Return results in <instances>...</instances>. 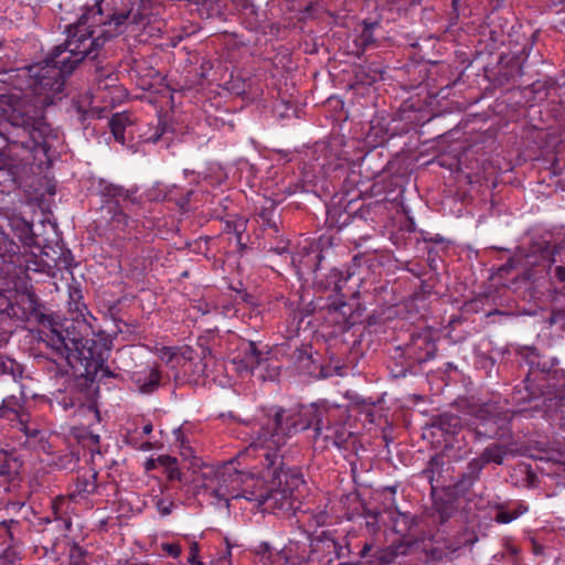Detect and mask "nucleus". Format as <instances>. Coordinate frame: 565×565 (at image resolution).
Listing matches in <instances>:
<instances>
[{
	"instance_id": "4be33fe9",
	"label": "nucleus",
	"mask_w": 565,
	"mask_h": 565,
	"mask_svg": "<svg viewBox=\"0 0 565 565\" xmlns=\"http://www.w3.org/2000/svg\"><path fill=\"white\" fill-rule=\"evenodd\" d=\"M330 500L323 504H319L313 509L298 511L297 522L302 523L309 527L326 526L332 523L333 515L331 509H329Z\"/></svg>"
},
{
	"instance_id": "72a5a7b5",
	"label": "nucleus",
	"mask_w": 565,
	"mask_h": 565,
	"mask_svg": "<svg viewBox=\"0 0 565 565\" xmlns=\"http://www.w3.org/2000/svg\"><path fill=\"white\" fill-rule=\"evenodd\" d=\"M411 546L412 543L399 541L386 548L377 550L374 556L381 565H390L396 559L397 556L406 555Z\"/></svg>"
},
{
	"instance_id": "7ed1b4c3",
	"label": "nucleus",
	"mask_w": 565,
	"mask_h": 565,
	"mask_svg": "<svg viewBox=\"0 0 565 565\" xmlns=\"http://www.w3.org/2000/svg\"><path fill=\"white\" fill-rule=\"evenodd\" d=\"M65 33V41L56 45L42 63L19 68L11 76L13 88L24 97L34 96L42 107L61 100L65 96L66 77L85 60L97 57L96 42L89 39L86 30L66 28Z\"/></svg>"
},
{
	"instance_id": "e433bc0d",
	"label": "nucleus",
	"mask_w": 565,
	"mask_h": 565,
	"mask_svg": "<svg viewBox=\"0 0 565 565\" xmlns=\"http://www.w3.org/2000/svg\"><path fill=\"white\" fill-rule=\"evenodd\" d=\"M351 501V493H343L341 494L340 499L332 504L330 509L335 522H339L343 519L350 521L353 518Z\"/></svg>"
},
{
	"instance_id": "5fc2aeb1",
	"label": "nucleus",
	"mask_w": 565,
	"mask_h": 565,
	"mask_svg": "<svg viewBox=\"0 0 565 565\" xmlns=\"http://www.w3.org/2000/svg\"><path fill=\"white\" fill-rule=\"evenodd\" d=\"M521 473L524 476L523 479V486L526 488H533L536 487L537 483V476L535 472L531 469L530 466L524 465L520 467Z\"/></svg>"
},
{
	"instance_id": "a18cd8bd",
	"label": "nucleus",
	"mask_w": 565,
	"mask_h": 565,
	"mask_svg": "<svg viewBox=\"0 0 565 565\" xmlns=\"http://www.w3.org/2000/svg\"><path fill=\"white\" fill-rule=\"evenodd\" d=\"M363 516L365 519V527L371 535H375L380 531L379 516L381 512L379 510L367 509L362 504Z\"/></svg>"
},
{
	"instance_id": "13d9d810",
	"label": "nucleus",
	"mask_w": 565,
	"mask_h": 565,
	"mask_svg": "<svg viewBox=\"0 0 565 565\" xmlns=\"http://www.w3.org/2000/svg\"><path fill=\"white\" fill-rule=\"evenodd\" d=\"M87 555V552L78 546L73 545L70 551V559L72 565H82L84 563V558Z\"/></svg>"
},
{
	"instance_id": "3c124183",
	"label": "nucleus",
	"mask_w": 565,
	"mask_h": 565,
	"mask_svg": "<svg viewBox=\"0 0 565 565\" xmlns=\"http://www.w3.org/2000/svg\"><path fill=\"white\" fill-rule=\"evenodd\" d=\"M512 402L522 407V411L526 409L525 405L531 404L530 397L526 396V383L523 388L515 387L511 395Z\"/></svg>"
},
{
	"instance_id": "20e7f679",
	"label": "nucleus",
	"mask_w": 565,
	"mask_h": 565,
	"mask_svg": "<svg viewBox=\"0 0 565 565\" xmlns=\"http://www.w3.org/2000/svg\"><path fill=\"white\" fill-rule=\"evenodd\" d=\"M342 413L340 407L329 408L324 404H311L300 412L286 411L279 406L263 408L257 413L258 440L269 441L271 448H278L285 446L291 435L312 428L316 443L322 438L339 449L350 451L353 448V424L350 416L343 423L330 425Z\"/></svg>"
},
{
	"instance_id": "8fccbe9b",
	"label": "nucleus",
	"mask_w": 565,
	"mask_h": 565,
	"mask_svg": "<svg viewBox=\"0 0 565 565\" xmlns=\"http://www.w3.org/2000/svg\"><path fill=\"white\" fill-rule=\"evenodd\" d=\"M323 256L321 254L320 250L318 249H315L311 253H308L307 255L303 256L301 263L309 269H311L312 271H316L319 267V264L320 262L322 260Z\"/></svg>"
},
{
	"instance_id": "f704fd0d",
	"label": "nucleus",
	"mask_w": 565,
	"mask_h": 565,
	"mask_svg": "<svg viewBox=\"0 0 565 565\" xmlns=\"http://www.w3.org/2000/svg\"><path fill=\"white\" fill-rule=\"evenodd\" d=\"M130 116L127 113H117L109 119V128L116 141L125 143V131L131 126Z\"/></svg>"
},
{
	"instance_id": "6e6552de",
	"label": "nucleus",
	"mask_w": 565,
	"mask_h": 565,
	"mask_svg": "<svg viewBox=\"0 0 565 565\" xmlns=\"http://www.w3.org/2000/svg\"><path fill=\"white\" fill-rule=\"evenodd\" d=\"M468 414L471 417L468 426L477 439L510 440L513 436L510 428L513 412L502 408L497 402L472 404Z\"/></svg>"
},
{
	"instance_id": "de8ad7c7",
	"label": "nucleus",
	"mask_w": 565,
	"mask_h": 565,
	"mask_svg": "<svg viewBox=\"0 0 565 565\" xmlns=\"http://www.w3.org/2000/svg\"><path fill=\"white\" fill-rule=\"evenodd\" d=\"M3 527V542L8 544H17L15 532L20 527V523L17 520H8L1 523Z\"/></svg>"
},
{
	"instance_id": "bf43d9fd",
	"label": "nucleus",
	"mask_w": 565,
	"mask_h": 565,
	"mask_svg": "<svg viewBox=\"0 0 565 565\" xmlns=\"http://www.w3.org/2000/svg\"><path fill=\"white\" fill-rule=\"evenodd\" d=\"M167 132V125L162 122L160 119L158 120V125L154 128V131L146 137L147 142L157 143L161 140L163 135Z\"/></svg>"
},
{
	"instance_id": "58836bf2",
	"label": "nucleus",
	"mask_w": 565,
	"mask_h": 565,
	"mask_svg": "<svg viewBox=\"0 0 565 565\" xmlns=\"http://www.w3.org/2000/svg\"><path fill=\"white\" fill-rule=\"evenodd\" d=\"M495 509L497 514L494 520L498 523L503 524L512 522L513 520L518 519L529 510L527 505L522 502H519L516 507L511 511L507 510L503 504H499Z\"/></svg>"
},
{
	"instance_id": "ea45409f",
	"label": "nucleus",
	"mask_w": 565,
	"mask_h": 565,
	"mask_svg": "<svg viewBox=\"0 0 565 565\" xmlns=\"http://www.w3.org/2000/svg\"><path fill=\"white\" fill-rule=\"evenodd\" d=\"M23 366L15 360L0 354V375L10 376L14 382L22 377Z\"/></svg>"
},
{
	"instance_id": "4468645a",
	"label": "nucleus",
	"mask_w": 565,
	"mask_h": 565,
	"mask_svg": "<svg viewBox=\"0 0 565 565\" xmlns=\"http://www.w3.org/2000/svg\"><path fill=\"white\" fill-rule=\"evenodd\" d=\"M452 473L454 467L449 456L444 452H437L430 457L419 476L428 481L431 492H434L436 488H451Z\"/></svg>"
},
{
	"instance_id": "cd10ccee",
	"label": "nucleus",
	"mask_w": 565,
	"mask_h": 565,
	"mask_svg": "<svg viewBox=\"0 0 565 565\" xmlns=\"http://www.w3.org/2000/svg\"><path fill=\"white\" fill-rule=\"evenodd\" d=\"M366 6L369 8L373 9V13L370 17L364 18L362 20V24L364 28L359 38V42L355 41V45H359L360 47H362V51H364L366 47H369L370 45H373L375 43V40L372 34V30L374 28H377L382 20V15L377 11V3L375 0H366Z\"/></svg>"
},
{
	"instance_id": "c85d7f7f",
	"label": "nucleus",
	"mask_w": 565,
	"mask_h": 565,
	"mask_svg": "<svg viewBox=\"0 0 565 565\" xmlns=\"http://www.w3.org/2000/svg\"><path fill=\"white\" fill-rule=\"evenodd\" d=\"M24 401L14 395L7 396L0 405V418L8 419L13 425L26 415Z\"/></svg>"
},
{
	"instance_id": "338daca9",
	"label": "nucleus",
	"mask_w": 565,
	"mask_h": 565,
	"mask_svg": "<svg viewBox=\"0 0 565 565\" xmlns=\"http://www.w3.org/2000/svg\"><path fill=\"white\" fill-rule=\"evenodd\" d=\"M371 214V209L370 206H367L366 209H364V206H360L358 210H355L354 212V215H355V220L356 218H360V220H363V221H366L367 220V216Z\"/></svg>"
},
{
	"instance_id": "09e8293b",
	"label": "nucleus",
	"mask_w": 565,
	"mask_h": 565,
	"mask_svg": "<svg viewBox=\"0 0 565 565\" xmlns=\"http://www.w3.org/2000/svg\"><path fill=\"white\" fill-rule=\"evenodd\" d=\"M362 416L365 422L374 423L375 414L373 407L362 404L355 396V420L361 419Z\"/></svg>"
},
{
	"instance_id": "412c9836",
	"label": "nucleus",
	"mask_w": 565,
	"mask_h": 565,
	"mask_svg": "<svg viewBox=\"0 0 565 565\" xmlns=\"http://www.w3.org/2000/svg\"><path fill=\"white\" fill-rule=\"evenodd\" d=\"M345 299L343 295H335L329 305V316L331 321L338 326L341 332H347L353 327V303Z\"/></svg>"
},
{
	"instance_id": "ddd939ff",
	"label": "nucleus",
	"mask_w": 565,
	"mask_h": 565,
	"mask_svg": "<svg viewBox=\"0 0 565 565\" xmlns=\"http://www.w3.org/2000/svg\"><path fill=\"white\" fill-rule=\"evenodd\" d=\"M295 365L300 374L308 375L315 379H328L333 375L345 376L348 375L349 367L340 364L321 365L313 358L310 348H301L294 353Z\"/></svg>"
},
{
	"instance_id": "f3484780",
	"label": "nucleus",
	"mask_w": 565,
	"mask_h": 565,
	"mask_svg": "<svg viewBox=\"0 0 565 565\" xmlns=\"http://www.w3.org/2000/svg\"><path fill=\"white\" fill-rule=\"evenodd\" d=\"M516 446L518 444L513 436L510 440H497L489 444L476 458L483 468L490 463L502 466L507 457H515L518 455Z\"/></svg>"
},
{
	"instance_id": "774afa93",
	"label": "nucleus",
	"mask_w": 565,
	"mask_h": 565,
	"mask_svg": "<svg viewBox=\"0 0 565 565\" xmlns=\"http://www.w3.org/2000/svg\"><path fill=\"white\" fill-rule=\"evenodd\" d=\"M554 275L559 281L565 282V266H556Z\"/></svg>"
},
{
	"instance_id": "603ef678",
	"label": "nucleus",
	"mask_w": 565,
	"mask_h": 565,
	"mask_svg": "<svg viewBox=\"0 0 565 565\" xmlns=\"http://www.w3.org/2000/svg\"><path fill=\"white\" fill-rule=\"evenodd\" d=\"M259 223L263 227L273 230L275 233L278 232V226L275 220L273 218V211L262 210L258 213Z\"/></svg>"
},
{
	"instance_id": "a878e982",
	"label": "nucleus",
	"mask_w": 565,
	"mask_h": 565,
	"mask_svg": "<svg viewBox=\"0 0 565 565\" xmlns=\"http://www.w3.org/2000/svg\"><path fill=\"white\" fill-rule=\"evenodd\" d=\"M57 405L65 412L75 414L85 407V399L83 393L77 388L58 390L53 394L52 406Z\"/></svg>"
},
{
	"instance_id": "9b49d317",
	"label": "nucleus",
	"mask_w": 565,
	"mask_h": 565,
	"mask_svg": "<svg viewBox=\"0 0 565 565\" xmlns=\"http://www.w3.org/2000/svg\"><path fill=\"white\" fill-rule=\"evenodd\" d=\"M525 352L526 361L531 366V371L523 381V383H526V396L530 397L531 403H534L532 408L548 411L553 405H558L562 398L553 394L545 384L535 383L545 381L543 373L547 372L548 369L545 363L541 365L535 349H526Z\"/></svg>"
},
{
	"instance_id": "69168bd1",
	"label": "nucleus",
	"mask_w": 565,
	"mask_h": 565,
	"mask_svg": "<svg viewBox=\"0 0 565 565\" xmlns=\"http://www.w3.org/2000/svg\"><path fill=\"white\" fill-rule=\"evenodd\" d=\"M164 472L167 475V478L170 481H181L182 473H181L178 465L172 468L167 469Z\"/></svg>"
},
{
	"instance_id": "4d7b16f0",
	"label": "nucleus",
	"mask_w": 565,
	"mask_h": 565,
	"mask_svg": "<svg viewBox=\"0 0 565 565\" xmlns=\"http://www.w3.org/2000/svg\"><path fill=\"white\" fill-rule=\"evenodd\" d=\"M156 507H157L158 512L162 516H168L172 513V510L174 508V502L168 498H157Z\"/></svg>"
},
{
	"instance_id": "7c9ffc66",
	"label": "nucleus",
	"mask_w": 565,
	"mask_h": 565,
	"mask_svg": "<svg viewBox=\"0 0 565 565\" xmlns=\"http://www.w3.org/2000/svg\"><path fill=\"white\" fill-rule=\"evenodd\" d=\"M238 7L242 15V24L249 31L258 30L262 23L259 9L249 0H239Z\"/></svg>"
},
{
	"instance_id": "423d86ee",
	"label": "nucleus",
	"mask_w": 565,
	"mask_h": 565,
	"mask_svg": "<svg viewBox=\"0 0 565 565\" xmlns=\"http://www.w3.org/2000/svg\"><path fill=\"white\" fill-rule=\"evenodd\" d=\"M135 0H95L87 7L75 23L67 28L84 29L89 39L96 42L95 55L98 56L106 41L122 34L130 23L139 24V12L134 11Z\"/></svg>"
},
{
	"instance_id": "c756f323",
	"label": "nucleus",
	"mask_w": 565,
	"mask_h": 565,
	"mask_svg": "<svg viewBox=\"0 0 565 565\" xmlns=\"http://www.w3.org/2000/svg\"><path fill=\"white\" fill-rule=\"evenodd\" d=\"M158 356L172 370L182 369L185 373H189L190 367L193 365V360L184 354H180L177 348L162 347L158 349Z\"/></svg>"
},
{
	"instance_id": "052dcab7",
	"label": "nucleus",
	"mask_w": 565,
	"mask_h": 565,
	"mask_svg": "<svg viewBox=\"0 0 565 565\" xmlns=\"http://www.w3.org/2000/svg\"><path fill=\"white\" fill-rule=\"evenodd\" d=\"M161 550L169 556L178 558L182 553V547L179 543H161Z\"/></svg>"
},
{
	"instance_id": "680f3d73",
	"label": "nucleus",
	"mask_w": 565,
	"mask_h": 565,
	"mask_svg": "<svg viewBox=\"0 0 565 565\" xmlns=\"http://www.w3.org/2000/svg\"><path fill=\"white\" fill-rule=\"evenodd\" d=\"M199 552L200 546L198 542H191L190 551L188 556V562L193 565H204L201 561H199Z\"/></svg>"
},
{
	"instance_id": "864d4df0",
	"label": "nucleus",
	"mask_w": 565,
	"mask_h": 565,
	"mask_svg": "<svg viewBox=\"0 0 565 565\" xmlns=\"http://www.w3.org/2000/svg\"><path fill=\"white\" fill-rule=\"evenodd\" d=\"M205 365L201 360L193 361V365L190 367L189 373H185L182 369L178 371L174 376H183V377H194V376H201L204 373Z\"/></svg>"
},
{
	"instance_id": "79ce46f5",
	"label": "nucleus",
	"mask_w": 565,
	"mask_h": 565,
	"mask_svg": "<svg viewBox=\"0 0 565 565\" xmlns=\"http://www.w3.org/2000/svg\"><path fill=\"white\" fill-rule=\"evenodd\" d=\"M557 87V82L552 78H547L544 81H536L529 85V89L533 94L535 99L545 100L548 97L550 89H555Z\"/></svg>"
},
{
	"instance_id": "6e6d98bb",
	"label": "nucleus",
	"mask_w": 565,
	"mask_h": 565,
	"mask_svg": "<svg viewBox=\"0 0 565 565\" xmlns=\"http://www.w3.org/2000/svg\"><path fill=\"white\" fill-rule=\"evenodd\" d=\"M476 365L484 370L487 374H490L494 369L495 361L493 358L482 353L477 355Z\"/></svg>"
},
{
	"instance_id": "a19ab883",
	"label": "nucleus",
	"mask_w": 565,
	"mask_h": 565,
	"mask_svg": "<svg viewBox=\"0 0 565 565\" xmlns=\"http://www.w3.org/2000/svg\"><path fill=\"white\" fill-rule=\"evenodd\" d=\"M435 510L438 523L444 524L455 515L457 508L454 500H437Z\"/></svg>"
},
{
	"instance_id": "0e129e2a",
	"label": "nucleus",
	"mask_w": 565,
	"mask_h": 565,
	"mask_svg": "<svg viewBox=\"0 0 565 565\" xmlns=\"http://www.w3.org/2000/svg\"><path fill=\"white\" fill-rule=\"evenodd\" d=\"M61 461H63V463H61L62 468L74 469L78 462V457L71 452L62 457Z\"/></svg>"
},
{
	"instance_id": "bb28decb",
	"label": "nucleus",
	"mask_w": 565,
	"mask_h": 565,
	"mask_svg": "<svg viewBox=\"0 0 565 565\" xmlns=\"http://www.w3.org/2000/svg\"><path fill=\"white\" fill-rule=\"evenodd\" d=\"M177 190V188L169 189L161 183H156L147 190L146 196L149 201H174L180 209L184 210L190 203L192 191H188L179 198L175 195Z\"/></svg>"
},
{
	"instance_id": "5701e85b",
	"label": "nucleus",
	"mask_w": 565,
	"mask_h": 565,
	"mask_svg": "<svg viewBox=\"0 0 565 565\" xmlns=\"http://www.w3.org/2000/svg\"><path fill=\"white\" fill-rule=\"evenodd\" d=\"M130 381L135 390L141 394H151L160 385L161 375L157 367L145 366L130 373Z\"/></svg>"
},
{
	"instance_id": "f257e3e1",
	"label": "nucleus",
	"mask_w": 565,
	"mask_h": 565,
	"mask_svg": "<svg viewBox=\"0 0 565 565\" xmlns=\"http://www.w3.org/2000/svg\"><path fill=\"white\" fill-rule=\"evenodd\" d=\"M21 305V318L42 327L40 339L49 350L45 370L51 377H64L70 371L90 382L115 376L105 365L110 353L106 343L84 338L74 327L60 330L56 319L46 312L34 292L24 294Z\"/></svg>"
},
{
	"instance_id": "dca6fc26",
	"label": "nucleus",
	"mask_w": 565,
	"mask_h": 565,
	"mask_svg": "<svg viewBox=\"0 0 565 565\" xmlns=\"http://www.w3.org/2000/svg\"><path fill=\"white\" fill-rule=\"evenodd\" d=\"M329 105L335 110L332 128L333 142L342 147H349L353 141V120L349 118V111L344 109V104L339 98H330Z\"/></svg>"
},
{
	"instance_id": "39448f33",
	"label": "nucleus",
	"mask_w": 565,
	"mask_h": 565,
	"mask_svg": "<svg viewBox=\"0 0 565 565\" xmlns=\"http://www.w3.org/2000/svg\"><path fill=\"white\" fill-rule=\"evenodd\" d=\"M258 414L250 423V446L259 449L263 470L262 480L255 479L246 500L256 502L264 511L282 516H297L301 502L298 499V487L303 482L301 476L294 470L285 469L280 454L284 446L271 448L269 441L258 440Z\"/></svg>"
},
{
	"instance_id": "a211bd4d",
	"label": "nucleus",
	"mask_w": 565,
	"mask_h": 565,
	"mask_svg": "<svg viewBox=\"0 0 565 565\" xmlns=\"http://www.w3.org/2000/svg\"><path fill=\"white\" fill-rule=\"evenodd\" d=\"M98 472L94 469L78 471L67 487V497L72 501H81L94 494L97 490Z\"/></svg>"
},
{
	"instance_id": "393cba45",
	"label": "nucleus",
	"mask_w": 565,
	"mask_h": 565,
	"mask_svg": "<svg viewBox=\"0 0 565 565\" xmlns=\"http://www.w3.org/2000/svg\"><path fill=\"white\" fill-rule=\"evenodd\" d=\"M22 462L12 454L0 450V487L9 491L10 484L18 481Z\"/></svg>"
},
{
	"instance_id": "1a4fd4ad",
	"label": "nucleus",
	"mask_w": 565,
	"mask_h": 565,
	"mask_svg": "<svg viewBox=\"0 0 565 565\" xmlns=\"http://www.w3.org/2000/svg\"><path fill=\"white\" fill-rule=\"evenodd\" d=\"M95 190L100 198L103 207L110 214V222L120 230L128 226L129 214L140 205L136 189H125L122 185L99 179Z\"/></svg>"
},
{
	"instance_id": "473e14b6",
	"label": "nucleus",
	"mask_w": 565,
	"mask_h": 565,
	"mask_svg": "<svg viewBox=\"0 0 565 565\" xmlns=\"http://www.w3.org/2000/svg\"><path fill=\"white\" fill-rule=\"evenodd\" d=\"M13 426L17 427V429L24 435V444L29 447H35L36 444L41 443L44 439L45 433L39 429L35 424L30 423L29 414H26L24 418H21Z\"/></svg>"
},
{
	"instance_id": "37998d69",
	"label": "nucleus",
	"mask_w": 565,
	"mask_h": 565,
	"mask_svg": "<svg viewBox=\"0 0 565 565\" xmlns=\"http://www.w3.org/2000/svg\"><path fill=\"white\" fill-rule=\"evenodd\" d=\"M380 74L379 68H369L366 72L362 66H359V70L355 68V87L358 85H371L377 81Z\"/></svg>"
},
{
	"instance_id": "0eeeda50",
	"label": "nucleus",
	"mask_w": 565,
	"mask_h": 565,
	"mask_svg": "<svg viewBox=\"0 0 565 565\" xmlns=\"http://www.w3.org/2000/svg\"><path fill=\"white\" fill-rule=\"evenodd\" d=\"M196 482L204 494L214 499L213 504L223 503L228 507L232 499H246L255 479L249 473L236 469L232 463H225L218 467H203L196 477Z\"/></svg>"
},
{
	"instance_id": "aec40b11",
	"label": "nucleus",
	"mask_w": 565,
	"mask_h": 565,
	"mask_svg": "<svg viewBox=\"0 0 565 565\" xmlns=\"http://www.w3.org/2000/svg\"><path fill=\"white\" fill-rule=\"evenodd\" d=\"M523 75V68L519 56L502 55L498 63V70L493 73L492 81L497 86L513 85Z\"/></svg>"
},
{
	"instance_id": "c03bdc74",
	"label": "nucleus",
	"mask_w": 565,
	"mask_h": 565,
	"mask_svg": "<svg viewBox=\"0 0 565 565\" xmlns=\"http://www.w3.org/2000/svg\"><path fill=\"white\" fill-rule=\"evenodd\" d=\"M20 553L18 544H8L0 553V565H18L21 559Z\"/></svg>"
},
{
	"instance_id": "4c0bfd02",
	"label": "nucleus",
	"mask_w": 565,
	"mask_h": 565,
	"mask_svg": "<svg viewBox=\"0 0 565 565\" xmlns=\"http://www.w3.org/2000/svg\"><path fill=\"white\" fill-rule=\"evenodd\" d=\"M189 3L196 7L202 18H213L222 13V0H189Z\"/></svg>"
},
{
	"instance_id": "e2e57ef3",
	"label": "nucleus",
	"mask_w": 565,
	"mask_h": 565,
	"mask_svg": "<svg viewBox=\"0 0 565 565\" xmlns=\"http://www.w3.org/2000/svg\"><path fill=\"white\" fill-rule=\"evenodd\" d=\"M158 463L164 468V471L178 465V460L169 455H161L157 458Z\"/></svg>"
},
{
	"instance_id": "49530a36",
	"label": "nucleus",
	"mask_w": 565,
	"mask_h": 565,
	"mask_svg": "<svg viewBox=\"0 0 565 565\" xmlns=\"http://www.w3.org/2000/svg\"><path fill=\"white\" fill-rule=\"evenodd\" d=\"M246 227H247V222L243 217H238L235 220H227L224 223L223 233L224 234H233L235 236L238 234H244V232L246 231Z\"/></svg>"
},
{
	"instance_id": "f8f14e48",
	"label": "nucleus",
	"mask_w": 565,
	"mask_h": 565,
	"mask_svg": "<svg viewBox=\"0 0 565 565\" xmlns=\"http://www.w3.org/2000/svg\"><path fill=\"white\" fill-rule=\"evenodd\" d=\"M344 555L343 547L329 534L322 532L310 542V553L307 558H290L286 552L276 554L278 565H328L333 557L341 558Z\"/></svg>"
},
{
	"instance_id": "f03ea898",
	"label": "nucleus",
	"mask_w": 565,
	"mask_h": 565,
	"mask_svg": "<svg viewBox=\"0 0 565 565\" xmlns=\"http://www.w3.org/2000/svg\"><path fill=\"white\" fill-rule=\"evenodd\" d=\"M1 136L7 147L0 153V193H11L22 185L28 174L49 169L56 157L58 131L36 108H13Z\"/></svg>"
},
{
	"instance_id": "2f4dec72",
	"label": "nucleus",
	"mask_w": 565,
	"mask_h": 565,
	"mask_svg": "<svg viewBox=\"0 0 565 565\" xmlns=\"http://www.w3.org/2000/svg\"><path fill=\"white\" fill-rule=\"evenodd\" d=\"M67 306L68 311L74 313L75 317L72 319H78L79 317L84 318V311L87 309L86 305L83 301V291L81 285L73 279V282L67 287Z\"/></svg>"
},
{
	"instance_id": "b1692460",
	"label": "nucleus",
	"mask_w": 565,
	"mask_h": 565,
	"mask_svg": "<svg viewBox=\"0 0 565 565\" xmlns=\"http://www.w3.org/2000/svg\"><path fill=\"white\" fill-rule=\"evenodd\" d=\"M482 470L483 467L477 458L469 461L465 471L461 472L458 480L452 483V493L455 495H463L469 492L475 483L480 480Z\"/></svg>"
},
{
	"instance_id": "9d476101",
	"label": "nucleus",
	"mask_w": 565,
	"mask_h": 565,
	"mask_svg": "<svg viewBox=\"0 0 565 565\" xmlns=\"http://www.w3.org/2000/svg\"><path fill=\"white\" fill-rule=\"evenodd\" d=\"M10 230L25 246L39 245L32 232V224L21 215L9 210L0 209V259L6 262L19 252V246L9 237Z\"/></svg>"
},
{
	"instance_id": "6ab92c4d",
	"label": "nucleus",
	"mask_w": 565,
	"mask_h": 565,
	"mask_svg": "<svg viewBox=\"0 0 565 565\" xmlns=\"http://www.w3.org/2000/svg\"><path fill=\"white\" fill-rule=\"evenodd\" d=\"M265 349L266 345L260 349L256 342L243 340L237 347L233 361L241 364L244 370L253 371L267 361L268 351Z\"/></svg>"
},
{
	"instance_id": "2eb2a0df",
	"label": "nucleus",
	"mask_w": 565,
	"mask_h": 565,
	"mask_svg": "<svg viewBox=\"0 0 565 565\" xmlns=\"http://www.w3.org/2000/svg\"><path fill=\"white\" fill-rule=\"evenodd\" d=\"M437 347L430 334H413L409 342L404 348V354L412 364H422L435 356Z\"/></svg>"
},
{
	"instance_id": "c9c22d12",
	"label": "nucleus",
	"mask_w": 565,
	"mask_h": 565,
	"mask_svg": "<svg viewBox=\"0 0 565 565\" xmlns=\"http://www.w3.org/2000/svg\"><path fill=\"white\" fill-rule=\"evenodd\" d=\"M431 426L445 434L455 435L461 427V419L455 414L444 413L433 419Z\"/></svg>"
}]
</instances>
